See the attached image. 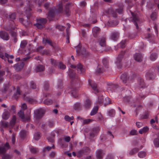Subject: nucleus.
<instances>
[{
    "label": "nucleus",
    "mask_w": 159,
    "mask_h": 159,
    "mask_svg": "<svg viewBox=\"0 0 159 159\" xmlns=\"http://www.w3.org/2000/svg\"><path fill=\"white\" fill-rule=\"evenodd\" d=\"M30 112L25 116L24 111L22 110H21L18 112V115L22 121L29 122L30 120Z\"/></svg>",
    "instance_id": "obj_1"
},
{
    "label": "nucleus",
    "mask_w": 159,
    "mask_h": 159,
    "mask_svg": "<svg viewBox=\"0 0 159 159\" xmlns=\"http://www.w3.org/2000/svg\"><path fill=\"white\" fill-rule=\"evenodd\" d=\"M30 13H29L27 16V18L28 19L27 20H25L23 18H20L19 19L20 22L22 23L26 27H30L32 25V23L29 20V19L30 18Z\"/></svg>",
    "instance_id": "obj_2"
},
{
    "label": "nucleus",
    "mask_w": 159,
    "mask_h": 159,
    "mask_svg": "<svg viewBox=\"0 0 159 159\" xmlns=\"http://www.w3.org/2000/svg\"><path fill=\"white\" fill-rule=\"evenodd\" d=\"M69 75L70 78L72 79L71 81L73 82L75 81L76 83H78L80 79L76 75L75 73L74 72L73 70L71 69L69 70Z\"/></svg>",
    "instance_id": "obj_3"
},
{
    "label": "nucleus",
    "mask_w": 159,
    "mask_h": 159,
    "mask_svg": "<svg viewBox=\"0 0 159 159\" xmlns=\"http://www.w3.org/2000/svg\"><path fill=\"white\" fill-rule=\"evenodd\" d=\"M10 146L8 142L5 144H2L0 145V154H4L7 150L10 149Z\"/></svg>",
    "instance_id": "obj_4"
},
{
    "label": "nucleus",
    "mask_w": 159,
    "mask_h": 159,
    "mask_svg": "<svg viewBox=\"0 0 159 159\" xmlns=\"http://www.w3.org/2000/svg\"><path fill=\"white\" fill-rule=\"evenodd\" d=\"M44 113V110L42 109L35 110L34 112V117L37 120L41 118Z\"/></svg>",
    "instance_id": "obj_5"
},
{
    "label": "nucleus",
    "mask_w": 159,
    "mask_h": 159,
    "mask_svg": "<svg viewBox=\"0 0 159 159\" xmlns=\"http://www.w3.org/2000/svg\"><path fill=\"white\" fill-rule=\"evenodd\" d=\"M125 52L124 51H121L119 55H118L116 61V64L117 66L119 67V68H121L122 66L121 64V61L122 60L124 55L125 54Z\"/></svg>",
    "instance_id": "obj_6"
},
{
    "label": "nucleus",
    "mask_w": 159,
    "mask_h": 159,
    "mask_svg": "<svg viewBox=\"0 0 159 159\" xmlns=\"http://www.w3.org/2000/svg\"><path fill=\"white\" fill-rule=\"evenodd\" d=\"M153 69L148 70L146 73L145 76L146 79L149 80L152 79L154 78V75Z\"/></svg>",
    "instance_id": "obj_7"
},
{
    "label": "nucleus",
    "mask_w": 159,
    "mask_h": 159,
    "mask_svg": "<svg viewBox=\"0 0 159 159\" xmlns=\"http://www.w3.org/2000/svg\"><path fill=\"white\" fill-rule=\"evenodd\" d=\"M130 12L132 16V17L131 18L132 19V21L134 24L136 26V28L138 29L139 28V26L137 24V22L139 21V18L136 15L134 14L133 12L131 11Z\"/></svg>",
    "instance_id": "obj_8"
},
{
    "label": "nucleus",
    "mask_w": 159,
    "mask_h": 159,
    "mask_svg": "<svg viewBox=\"0 0 159 159\" xmlns=\"http://www.w3.org/2000/svg\"><path fill=\"white\" fill-rule=\"evenodd\" d=\"M70 67L72 68H76L78 72L80 74H83L85 71L84 69L83 68L82 66L80 64H78L76 66L73 65H71Z\"/></svg>",
    "instance_id": "obj_9"
},
{
    "label": "nucleus",
    "mask_w": 159,
    "mask_h": 159,
    "mask_svg": "<svg viewBox=\"0 0 159 159\" xmlns=\"http://www.w3.org/2000/svg\"><path fill=\"white\" fill-rule=\"evenodd\" d=\"M100 129L99 127L93 128L91 131L89 136L90 138H93L95 135L99 132Z\"/></svg>",
    "instance_id": "obj_10"
},
{
    "label": "nucleus",
    "mask_w": 159,
    "mask_h": 159,
    "mask_svg": "<svg viewBox=\"0 0 159 159\" xmlns=\"http://www.w3.org/2000/svg\"><path fill=\"white\" fill-rule=\"evenodd\" d=\"M105 154L102 150L98 149L96 152V156L98 159H102Z\"/></svg>",
    "instance_id": "obj_11"
},
{
    "label": "nucleus",
    "mask_w": 159,
    "mask_h": 159,
    "mask_svg": "<svg viewBox=\"0 0 159 159\" xmlns=\"http://www.w3.org/2000/svg\"><path fill=\"white\" fill-rule=\"evenodd\" d=\"M0 37L4 40H8L9 39V34L4 31H0Z\"/></svg>",
    "instance_id": "obj_12"
},
{
    "label": "nucleus",
    "mask_w": 159,
    "mask_h": 159,
    "mask_svg": "<svg viewBox=\"0 0 159 159\" xmlns=\"http://www.w3.org/2000/svg\"><path fill=\"white\" fill-rule=\"evenodd\" d=\"M10 34L11 36V41L15 43H16L18 41L16 33L15 32L12 31Z\"/></svg>",
    "instance_id": "obj_13"
},
{
    "label": "nucleus",
    "mask_w": 159,
    "mask_h": 159,
    "mask_svg": "<svg viewBox=\"0 0 159 159\" xmlns=\"http://www.w3.org/2000/svg\"><path fill=\"white\" fill-rule=\"evenodd\" d=\"M56 11V9L55 7L50 9L47 17L48 19L50 20V17H53L54 16Z\"/></svg>",
    "instance_id": "obj_14"
},
{
    "label": "nucleus",
    "mask_w": 159,
    "mask_h": 159,
    "mask_svg": "<svg viewBox=\"0 0 159 159\" xmlns=\"http://www.w3.org/2000/svg\"><path fill=\"white\" fill-rule=\"evenodd\" d=\"M131 78L129 77H127V75L126 73L122 74L121 76V79L124 83H126L127 81H129V79L131 80Z\"/></svg>",
    "instance_id": "obj_15"
},
{
    "label": "nucleus",
    "mask_w": 159,
    "mask_h": 159,
    "mask_svg": "<svg viewBox=\"0 0 159 159\" xmlns=\"http://www.w3.org/2000/svg\"><path fill=\"white\" fill-rule=\"evenodd\" d=\"M92 31L93 36L97 37L99 33L100 29L98 27H95L93 28Z\"/></svg>",
    "instance_id": "obj_16"
},
{
    "label": "nucleus",
    "mask_w": 159,
    "mask_h": 159,
    "mask_svg": "<svg viewBox=\"0 0 159 159\" xmlns=\"http://www.w3.org/2000/svg\"><path fill=\"white\" fill-rule=\"evenodd\" d=\"M134 58L138 62H141L142 61L143 56L140 53H136L134 55Z\"/></svg>",
    "instance_id": "obj_17"
},
{
    "label": "nucleus",
    "mask_w": 159,
    "mask_h": 159,
    "mask_svg": "<svg viewBox=\"0 0 159 159\" xmlns=\"http://www.w3.org/2000/svg\"><path fill=\"white\" fill-rule=\"evenodd\" d=\"M89 83L92 87L93 89L95 91V92H98V90L97 88V84L96 83H94L93 81L91 80H89Z\"/></svg>",
    "instance_id": "obj_18"
},
{
    "label": "nucleus",
    "mask_w": 159,
    "mask_h": 159,
    "mask_svg": "<svg viewBox=\"0 0 159 159\" xmlns=\"http://www.w3.org/2000/svg\"><path fill=\"white\" fill-rule=\"evenodd\" d=\"M23 98L25 101L28 102L29 103L31 104H34L36 102L35 100L30 98L29 97H25V96L24 94L23 96Z\"/></svg>",
    "instance_id": "obj_19"
},
{
    "label": "nucleus",
    "mask_w": 159,
    "mask_h": 159,
    "mask_svg": "<svg viewBox=\"0 0 159 159\" xmlns=\"http://www.w3.org/2000/svg\"><path fill=\"white\" fill-rule=\"evenodd\" d=\"M99 45L101 47H106V39L104 37H102L99 39L98 41Z\"/></svg>",
    "instance_id": "obj_20"
},
{
    "label": "nucleus",
    "mask_w": 159,
    "mask_h": 159,
    "mask_svg": "<svg viewBox=\"0 0 159 159\" xmlns=\"http://www.w3.org/2000/svg\"><path fill=\"white\" fill-rule=\"evenodd\" d=\"M5 55L7 59L8 62L10 64H12L13 62L12 59L14 58V56L12 55H10L7 53H5Z\"/></svg>",
    "instance_id": "obj_21"
},
{
    "label": "nucleus",
    "mask_w": 159,
    "mask_h": 159,
    "mask_svg": "<svg viewBox=\"0 0 159 159\" xmlns=\"http://www.w3.org/2000/svg\"><path fill=\"white\" fill-rule=\"evenodd\" d=\"M119 37V34L117 32H114L112 33L111 36V39L116 41Z\"/></svg>",
    "instance_id": "obj_22"
},
{
    "label": "nucleus",
    "mask_w": 159,
    "mask_h": 159,
    "mask_svg": "<svg viewBox=\"0 0 159 159\" xmlns=\"http://www.w3.org/2000/svg\"><path fill=\"white\" fill-rule=\"evenodd\" d=\"M146 38L150 39V41L152 43H155V37L153 35L150 34H148L146 36Z\"/></svg>",
    "instance_id": "obj_23"
},
{
    "label": "nucleus",
    "mask_w": 159,
    "mask_h": 159,
    "mask_svg": "<svg viewBox=\"0 0 159 159\" xmlns=\"http://www.w3.org/2000/svg\"><path fill=\"white\" fill-rule=\"evenodd\" d=\"M138 87L139 88H142L145 87V86L144 80L142 79H140L138 81Z\"/></svg>",
    "instance_id": "obj_24"
},
{
    "label": "nucleus",
    "mask_w": 159,
    "mask_h": 159,
    "mask_svg": "<svg viewBox=\"0 0 159 159\" xmlns=\"http://www.w3.org/2000/svg\"><path fill=\"white\" fill-rule=\"evenodd\" d=\"M10 116V113L7 111H6L3 113L2 117L3 119L6 120L9 118Z\"/></svg>",
    "instance_id": "obj_25"
},
{
    "label": "nucleus",
    "mask_w": 159,
    "mask_h": 159,
    "mask_svg": "<svg viewBox=\"0 0 159 159\" xmlns=\"http://www.w3.org/2000/svg\"><path fill=\"white\" fill-rule=\"evenodd\" d=\"M45 70V67L43 65H38L36 69V72H39L42 71H43Z\"/></svg>",
    "instance_id": "obj_26"
},
{
    "label": "nucleus",
    "mask_w": 159,
    "mask_h": 159,
    "mask_svg": "<svg viewBox=\"0 0 159 159\" xmlns=\"http://www.w3.org/2000/svg\"><path fill=\"white\" fill-rule=\"evenodd\" d=\"M37 21L38 23L42 24L43 25L47 23V20L46 18H40L37 20Z\"/></svg>",
    "instance_id": "obj_27"
},
{
    "label": "nucleus",
    "mask_w": 159,
    "mask_h": 159,
    "mask_svg": "<svg viewBox=\"0 0 159 159\" xmlns=\"http://www.w3.org/2000/svg\"><path fill=\"white\" fill-rule=\"evenodd\" d=\"M16 116L14 115L12 117V118L10 122V125L11 126H13L16 124Z\"/></svg>",
    "instance_id": "obj_28"
},
{
    "label": "nucleus",
    "mask_w": 159,
    "mask_h": 159,
    "mask_svg": "<svg viewBox=\"0 0 159 159\" xmlns=\"http://www.w3.org/2000/svg\"><path fill=\"white\" fill-rule=\"evenodd\" d=\"M139 150L138 148H134L129 151V155L130 156L134 155Z\"/></svg>",
    "instance_id": "obj_29"
},
{
    "label": "nucleus",
    "mask_w": 159,
    "mask_h": 159,
    "mask_svg": "<svg viewBox=\"0 0 159 159\" xmlns=\"http://www.w3.org/2000/svg\"><path fill=\"white\" fill-rule=\"evenodd\" d=\"M91 103L89 99L86 100L85 102L84 106L86 108H89L91 106Z\"/></svg>",
    "instance_id": "obj_30"
},
{
    "label": "nucleus",
    "mask_w": 159,
    "mask_h": 159,
    "mask_svg": "<svg viewBox=\"0 0 159 159\" xmlns=\"http://www.w3.org/2000/svg\"><path fill=\"white\" fill-rule=\"evenodd\" d=\"M148 130V128L147 126H146L144 127L142 129L140 130L139 131V133L141 134H142L143 133H145L147 132Z\"/></svg>",
    "instance_id": "obj_31"
},
{
    "label": "nucleus",
    "mask_w": 159,
    "mask_h": 159,
    "mask_svg": "<svg viewBox=\"0 0 159 159\" xmlns=\"http://www.w3.org/2000/svg\"><path fill=\"white\" fill-rule=\"evenodd\" d=\"M28 43L27 41L26 40H23L21 41L20 47L21 48H25Z\"/></svg>",
    "instance_id": "obj_32"
},
{
    "label": "nucleus",
    "mask_w": 159,
    "mask_h": 159,
    "mask_svg": "<svg viewBox=\"0 0 159 159\" xmlns=\"http://www.w3.org/2000/svg\"><path fill=\"white\" fill-rule=\"evenodd\" d=\"M70 5V4L69 3H67L65 7V12H66V15L67 16H69L70 15V11L69 10V7Z\"/></svg>",
    "instance_id": "obj_33"
},
{
    "label": "nucleus",
    "mask_w": 159,
    "mask_h": 159,
    "mask_svg": "<svg viewBox=\"0 0 159 159\" xmlns=\"http://www.w3.org/2000/svg\"><path fill=\"white\" fill-rule=\"evenodd\" d=\"M98 110V107L97 106L94 107L92 110L90 115L91 116H93L95 115L97 112Z\"/></svg>",
    "instance_id": "obj_34"
},
{
    "label": "nucleus",
    "mask_w": 159,
    "mask_h": 159,
    "mask_svg": "<svg viewBox=\"0 0 159 159\" xmlns=\"http://www.w3.org/2000/svg\"><path fill=\"white\" fill-rule=\"evenodd\" d=\"M16 17V15L15 13H12L10 15H8V17H7V18L8 20H11L15 19Z\"/></svg>",
    "instance_id": "obj_35"
},
{
    "label": "nucleus",
    "mask_w": 159,
    "mask_h": 159,
    "mask_svg": "<svg viewBox=\"0 0 159 159\" xmlns=\"http://www.w3.org/2000/svg\"><path fill=\"white\" fill-rule=\"evenodd\" d=\"M59 68L62 70H64L66 68V66L64 65L61 62H59L57 66Z\"/></svg>",
    "instance_id": "obj_36"
},
{
    "label": "nucleus",
    "mask_w": 159,
    "mask_h": 159,
    "mask_svg": "<svg viewBox=\"0 0 159 159\" xmlns=\"http://www.w3.org/2000/svg\"><path fill=\"white\" fill-rule=\"evenodd\" d=\"M43 102L45 104L49 105L52 104L53 102L52 100L50 99H47L44 101Z\"/></svg>",
    "instance_id": "obj_37"
},
{
    "label": "nucleus",
    "mask_w": 159,
    "mask_h": 159,
    "mask_svg": "<svg viewBox=\"0 0 159 159\" xmlns=\"http://www.w3.org/2000/svg\"><path fill=\"white\" fill-rule=\"evenodd\" d=\"M20 89L19 87H17V92L14 94V97L16 99H17L18 98L20 95Z\"/></svg>",
    "instance_id": "obj_38"
},
{
    "label": "nucleus",
    "mask_w": 159,
    "mask_h": 159,
    "mask_svg": "<svg viewBox=\"0 0 159 159\" xmlns=\"http://www.w3.org/2000/svg\"><path fill=\"white\" fill-rule=\"evenodd\" d=\"M154 144L156 147H159V136L157 138L154 139Z\"/></svg>",
    "instance_id": "obj_39"
},
{
    "label": "nucleus",
    "mask_w": 159,
    "mask_h": 159,
    "mask_svg": "<svg viewBox=\"0 0 159 159\" xmlns=\"http://www.w3.org/2000/svg\"><path fill=\"white\" fill-rule=\"evenodd\" d=\"M102 62L105 67L106 68H108V62L106 59H103L102 60Z\"/></svg>",
    "instance_id": "obj_40"
},
{
    "label": "nucleus",
    "mask_w": 159,
    "mask_h": 159,
    "mask_svg": "<svg viewBox=\"0 0 159 159\" xmlns=\"http://www.w3.org/2000/svg\"><path fill=\"white\" fill-rule=\"evenodd\" d=\"M5 72L4 71H0V83H2L4 79L3 76L5 75Z\"/></svg>",
    "instance_id": "obj_41"
},
{
    "label": "nucleus",
    "mask_w": 159,
    "mask_h": 159,
    "mask_svg": "<svg viewBox=\"0 0 159 159\" xmlns=\"http://www.w3.org/2000/svg\"><path fill=\"white\" fill-rule=\"evenodd\" d=\"M138 155L139 157L143 158L146 156V154L145 152L141 151L138 153Z\"/></svg>",
    "instance_id": "obj_42"
},
{
    "label": "nucleus",
    "mask_w": 159,
    "mask_h": 159,
    "mask_svg": "<svg viewBox=\"0 0 159 159\" xmlns=\"http://www.w3.org/2000/svg\"><path fill=\"white\" fill-rule=\"evenodd\" d=\"M24 65V62H22L20 64H16L14 66V67H16V70H19V68L20 66L21 67V68H23Z\"/></svg>",
    "instance_id": "obj_43"
},
{
    "label": "nucleus",
    "mask_w": 159,
    "mask_h": 159,
    "mask_svg": "<svg viewBox=\"0 0 159 159\" xmlns=\"http://www.w3.org/2000/svg\"><path fill=\"white\" fill-rule=\"evenodd\" d=\"M157 57V54L156 53H152L150 57V59L152 61H154L155 60Z\"/></svg>",
    "instance_id": "obj_44"
},
{
    "label": "nucleus",
    "mask_w": 159,
    "mask_h": 159,
    "mask_svg": "<svg viewBox=\"0 0 159 159\" xmlns=\"http://www.w3.org/2000/svg\"><path fill=\"white\" fill-rule=\"evenodd\" d=\"M82 54L84 57H88L89 55V53L86 51L85 49H83Z\"/></svg>",
    "instance_id": "obj_45"
},
{
    "label": "nucleus",
    "mask_w": 159,
    "mask_h": 159,
    "mask_svg": "<svg viewBox=\"0 0 159 159\" xmlns=\"http://www.w3.org/2000/svg\"><path fill=\"white\" fill-rule=\"evenodd\" d=\"M50 60L51 63L52 65L55 66H57L58 62H57L56 60L53 59H50Z\"/></svg>",
    "instance_id": "obj_46"
},
{
    "label": "nucleus",
    "mask_w": 159,
    "mask_h": 159,
    "mask_svg": "<svg viewBox=\"0 0 159 159\" xmlns=\"http://www.w3.org/2000/svg\"><path fill=\"white\" fill-rule=\"evenodd\" d=\"M40 137V134L39 132L35 133L34 135V139L36 140H38Z\"/></svg>",
    "instance_id": "obj_47"
},
{
    "label": "nucleus",
    "mask_w": 159,
    "mask_h": 159,
    "mask_svg": "<svg viewBox=\"0 0 159 159\" xmlns=\"http://www.w3.org/2000/svg\"><path fill=\"white\" fill-rule=\"evenodd\" d=\"M12 157L11 155L5 154L4 155L2 158V159H11Z\"/></svg>",
    "instance_id": "obj_48"
},
{
    "label": "nucleus",
    "mask_w": 159,
    "mask_h": 159,
    "mask_svg": "<svg viewBox=\"0 0 159 159\" xmlns=\"http://www.w3.org/2000/svg\"><path fill=\"white\" fill-rule=\"evenodd\" d=\"M104 71V70L100 66H98L96 72L98 73H103Z\"/></svg>",
    "instance_id": "obj_49"
},
{
    "label": "nucleus",
    "mask_w": 159,
    "mask_h": 159,
    "mask_svg": "<svg viewBox=\"0 0 159 159\" xmlns=\"http://www.w3.org/2000/svg\"><path fill=\"white\" fill-rule=\"evenodd\" d=\"M34 25L36 26L38 29H41L43 28L44 25L42 24L38 23L37 22V23L34 24Z\"/></svg>",
    "instance_id": "obj_50"
},
{
    "label": "nucleus",
    "mask_w": 159,
    "mask_h": 159,
    "mask_svg": "<svg viewBox=\"0 0 159 159\" xmlns=\"http://www.w3.org/2000/svg\"><path fill=\"white\" fill-rule=\"evenodd\" d=\"M58 10L60 12L62 11L63 10L62 4L61 2H60L58 5Z\"/></svg>",
    "instance_id": "obj_51"
},
{
    "label": "nucleus",
    "mask_w": 159,
    "mask_h": 159,
    "mask_svg": "<svg viewBox=\"0 0 159 159\" xmlns=\"http://www.w3.org/2000/svg\"><path fill=\"white\" fill-rule=\"evenodd\" d=\"M81 107V106L80 103H76L75 104L74 106V108L76 110L80 108Z\"/></svg>",
    "instance_id": "obj_52"
},
{
    "label": "nucleus",
    "mask_w": 159,
    "mask_h": 159,
    "mask_svg": "<svg viewBox=\"0 0 159 159\" xmlns=\"http://www.w3.org/2000/svg\"><path fill=\"white\" fill-rule=\"evenodd\" d=\"M26 131L25 130H22L20 132V137L22 138H24L26 135Z\"/></svg>",
    "instance_id": "obj_53"
},
{
    "label": "nucleus",
    "mask_w": 159,
    "mask_h": 159,
    "mask_svg": "<svg viewBox=\"0 0 159 159\" xmlns=\"http://www.w3.org/2000/svg\"><path fill=\"white\" fill-rule=\"evenodd\" d=\"M126 40H122L119 44V46L121 48H124L125 46Z\"/></svg>",
    "instance_id": "obj_54"
},
{
    "label": "nucleus",
    "mask_w": 159,
    "mask_h": 159,
    "mask_svg": "<svg viewBox=\"0 0 159 159\" xmlns=\"http://www.w3.org/2000/svg\"><path fill=\"white\" fill-rule=\"evenodd\" d=\"M43 88L45 90H47L49 88V85L47 82H45L44 83Z\"/></svg>",
    "instance_id": "obj_55"
},
{
    "label": "nucleus",
    "mask_w": 159,
    "mask_h": 159,
    "mask_svg": "<svg viewBox=\"0 0 159 159\" xmlns=\"http://www.w3.org/2000/svg\"><path fill=\"white\" fill-rule=\"evenodd\" d=\"M157 17V14L156 12H153L151 16V18L153 20H155Z\"/></svg>",
    "instance_id": "obj_56"
},
{
    "label": "nucleus",
    "mask_w": 159,
    "mask_h": 159,
    "mask_svg": "<svg viewBox=\"0 0 159 159\" xmlns=\"http://www.w3.org/2000/svg\"><path fill=\"white\" fill-rule=\"evenodd\" d=\"M64 118L66 120L70 121L71 120H73L74 119V117L72 116L71 117H70L66 115L65 116Z\"/></svg>",
    "instance_id": "obj_57"
},
{
    "label": "nucleus",
    "mask_w": 159,
    "mask_h": 159,
    "mask_svg": "<svg viewBox=\"0 0 159 159\" xmlns=\"http://www.w3.org/2000/svg\"><path fill=\"white\" fill-rule=\"evenodd\" d=\"M1 125L3 127H7L8 126L9 123L8 122L6 121H2L1 122Z\"/></svg>",
    "instance_id": "obj_58"
},
{
    "label": "nucleus",
    "mask_w": 159,
    "mask_h": 159,
    "mask_svg": "<svg viewBox=\"0 0 159 159\" xmlns=\"http://www.w3.org/2000/svg\"><path fill=\"white\" fill-rule=\"evenodd\" d=\"M109 116L113 117L114 115V111L113 110H111L108 111V113Z\"/></svg>",
    "instance_id": "obj_59"
},
{
    "label": "nucleus",
    "mask_w": 159,
    "mask_h": 159,
    "mask_svg": "<svg viewBox=\"0 0 159 159\" xmlns=\"http://www.w3.org/2000/svg\"><path fill=\"white\" fill-rule=\"evenodd\" d=\"M27 1L29 2V3L27 5L28 6L29 8L28 9L26 10V13H27L28 11H30V10H31V9L30 8L32 7V6L30 3V0H27Z\"/></svg>",
    "instance_id": "obj_60"
},
{
    "label": "nucleus",
    "mask_w": 159,
    "mask_h": 159,
    "mask_svg": "<svg viewBox=\"0 0 159 159\" xmlns=\"http://www.w3.org/2000/svg\"><path fill=\"white\" fill-rule=\"evenodd\" d=\"M30 151L32 153H36L38 151V149L36 148L32 147L30 149Z\"/></svg>",
    "instance_id": "obj_61"
},
{
    "label": "nucleus",
    "mask_w": 159,
    "mask_h": 159,
    "mask_svg": "<svg viewBox=\"0 0 159 159\" xmlns=\"http://www.w3.org/2000/svg\"><path fill=\"white\" fill-rule=\"evenodd\" d=\"M9 111L11 113H14L16 111V107L14 105H12Z\"/></svg>",
    "instance_id": "obj_62"
},
{
    "label": "nucleus",
    "mask_w": 159,
    "mask_h": 159,
    "mask_svg": "<svg viewBox=\"0 0 159 159\" xmlns=\"http://www.w3.org/2000/svg\"><path fill=\"white\" fill-rule=\"evenodd\" d=\"M56 28L60 31H63L65 29L64 26L60 25H57L56 26Z\"/></svg>",
    "instance_id": "obj_63"
},
{
    "label": "nucleus",
    "mask_w": 159,
    "mask_h": 159,
    "mask_svg": "<svg viewBox=\"0 0 159 159\" xmlns=\"http://www.w3.org/2000/svg\"><path fill=\"white\" fill-rule=\"evenodd\" d=\"M30 84V87L31 88L34 89L36 88V85L34 82L31 81Z\"/></svg>",
    "instance_id": "obj_64"
}]
</instances>
